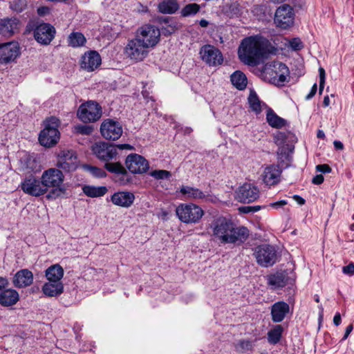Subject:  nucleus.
<instances>
[{
  "label": "nucleus",
  "instance_id": "obj_1",
  "mask_svg": "<svg viewBox=\"0 0 354 354\" xmlns=\"http://www.w3.org/2000/svg\"><path fill=\"white\" fill-rule=\"evenodd\" d=\"M275 48L267 39L262 37H249L241 41L238 55L240 60L248 66H256L261 59L270 54H276Z\"/></svg>",
  "mask_w": 354,
  "mask_h": 354
},
{
  "label": "nucleus",
  "instance_id": "obj_2",
  "mask_svg": "<svg viewBox=\"0 0 354 354\" xmlns=\"http://www.w3.org/2000/svg\"><path fill=\"white\" fill-rule=\"evenodd\" d=\"M209 227L212 230V236L223 244L239 245L250 236V231L246 227L237 226L223 216L214 219Z\"/></svg>",
  "mask_w": 354,
  "mask_h": 354
},
{
  "label": "nucleus",
  "instance_id": "obj_3",
  "mask_svg": "<svg viewBox=\"0 0 354 354\" xmlns=\"http://www.w3.org/2000/svg\"><path fill=\"white\" fill-rule=\"evenodd\" d=\"M64 175L60 169L50 168L43 171L41 179L48 198H56L65 196L67 187L64 183Z\"/></svg>",
  "mask_w": 354,
  "mask_h": 354
},
{
  "label": "nucleus",
  "instance_id": "obj_4",
  "mask_svg": "<svg viewBox=\"0 0 354 354\" xmlns=\"http://www.w3.org/2000/svg\"><path fill=\"white\" fill-rule=\"evenodd\" d=\"M289 74V69L286 65L279 62L267 64L263 71L264 77L270 83L279 86L284 84Z\"/></svg>",
  "mask_w": 354,
  "mask_h": 354
},
{
  "label": "nucleus",
  "instance_id": "obj_5",
  "mask_svg": "<svg viewBox=\"0 0 354 354\" xmlns=\"http://www.w3.org/2000/svg\"><path fill=\"white\" fill-rule=\"evenodd\" d=\"M133 147L129 144L112 145L105 142L96 143L93 147V153L102 161L109 162L115 159L118 155V149L131 150Z\"/></svg>",
  "mask_w": 354,
  "mask_h": 354
},
{
  "label": "nucleus",
  "instance_id": "obj_6",
  "mask_svg": "<svg viewBox=\"0 0 354 354\" xmlns=\"http://www.w3.org/2000/svg\"><path fill=\"white\" fill-rule=\"evenodd\" d=\"M59 120L55 117L50 118L45 122L44 129L39 136V143L46 147L55 145L59 140L58 131Z\"/></svg>",
  "mask_w": 354,
  "mask_h": 354
},
{
  "label": "nucleus",
  "instance_id": "obj_7",
  "mask_svg": "<svg viewBox=\"0 0 354 354\" xmlns=\"http://www.w3.org/2000/svg\"><path fill=\"white\" fill-rule=\"evenodd\" d=\"M179 220L187 224L197 223L204 215L201 207L194 203H182L176 209Z\"/></svg>",
  "mask_w": 354,
  "mask_h": 354
},
{
  "label": "nucleus",
  "instance_id": "obj_8",
  "mask_svg": "<svg viewBox=\"0 0 354 354\" xmlns=\"http://www.w3.org/2000/svg\"><path fill=\"white\" fill-rule=\"evenodd\" d=\"M253 255L257 263L265 268L274 265L277 260V250L274 247L269 244H261L254 249Z\"/></svg>",
  "mask_w": 354,
  "mask_h": 354
},
{
  "label": "nucleus",
  "instance_id": "obj_9",
  "mask_svg": "<svg viewBox=\"0 0 354 354\" xmlns=\"http://www.w3.org/2000/svg\"><path fill=\"white\" fill-rule=\"evenodd\" d=\"M102 115L101 106L95 101H87L82 104L77 111L78 118L83 122H94Z\"/></svg>",
  "mask_w": 354,
  "mask_h": 354
},
{
  "label": "nucleus",
  "instance_id": "obj_10",
  "mask_svg": "<svg viewBox=\"0 0 354 354\" xmlns=\"http://www.w3.org/2000/svg\"><path fill=\"white\" fill-rule=\"evenodd\" d=\"M57 169L65 172H72L77 169L79 161L76 153L73 150H61L57 157Z\"/></svg>",
  "mask_w": 354,
  "mask_h": 354
},
{
  "label": "nucleus",
  "instance_id": "obj_11",
  "mask_svg": "<svg viewBox=\"0 0 354 354\" xmlns=\"http://www.w3.org/2000/svg\"><path fill=\"white\" fill-rule=\"evenodd\" d=\"M149 49L142 41L135 37L128 41L124 48V53L131 60L140 62L147 56Z\"/></svg>",
  "mask_w": 354,
  "mask_h": 354
},
{
  "label": "nucleus",
  "instance_id": "obj_12",
  "mask_svg": "<svg viewBox=\"0 0 354 354\" xmlns=\"http://www.w3.org/2000/svg\"><path fill=\"white\" fill-rule=\"evenodd\" d=\"M160 32L158 28L152 25H145L137 30L136 37L142 41L148 48L155 46L160 39Z\"/></svg>",
  "mask_w": 354,
  "mask_h": 354
},
{
  "label": "nucleus",
  "instance_id": "obj_13",
  "mask_svg": "<svg viewBox=\"0 0 354 354\" xmlns=\"http://www.w3.org/2000/svg\"><path fill=\"white\" fill-rule=\"evenodd\" d=\"M294 16L292 8L288 4H283L276 10L274 21L277 26L286 29L293 24Z\"/></svg>",
  "mask_w": 354,
  "mask_h": 354
},
{
  "label": "nucleus",
  "instance_id": "obj_14",
  "mask_svg": "<svg viewBox=\"0 0 354 354\" xmlns=\"http://www.w3.org/2000/svg\"><path fill=\"white\" fill-rule=\"evenodd\" d=\"M19 187L25 194L32 196L39 197L46 194L41 179L39 180L33 175L26 176Z\"/></svg>",
  "mask_w": 354,
  "mask_h": 354
},
{
  "label": "nucleus",
  "instance_id": "obj_15",
  "mask_svg": "<svg viewBox=\"0 0 354 354\" xmlns=\"http://www.w3.org/2000/svg\"><path fill=\"white\" fill-rule=\"evenodd\" d=\"M122 132L120 123L112 119L104 120L100 125V133L106 140H117L121 137Z\"/></svg>",
  "mask_w": 354,
  "mask_h": 354
},
{
  "label": "nucleus",
  "instance_id": "obj_16",
  "mask_svg": "<svg viewBox=\"0 0 354 354\" xmlns=\"http://www.w3.org/2000/svg\"><path fill=\"white\" fill-rule=\"evenodd\" d=\"M202 60L209 66H216L223 63V57L221 52L212 45H205L200 50Z\"/></svg>",
  "mask_w": 354,
  "mask_h": 354
},
{
  "label": "nucleus",
  "instance_id": "obj_17",
  "mask_svg": "<svg viewBox=\"0 0 354 354\" xmlns=\"http://www.w3.org/2000/svg\"><path fill=\"white\" fill-rule=\"evenodd\" d=\"M259 197V190L251 183H245L236 192V198L243 203H250L255 201Z\"/></svg>",
  "mask_w": 354,
  "mask_h": 354
},
{
  "label": "nucleus",
  "instance_id": "obj_18",
  "mask_svg": "<svg viewBox=\"0 0 354 354\" xmlns=\"http://www.w3.org/2000/svg\"><path fill=\"white\" fill-rule=\"evenodd\" d=\"M20 54L18 43L11 41L0 44V64L14 62Z\"/></svg>",
  "mask_w": 354,
  "mask_h": 354
},
{
  "label": "nucleus",
  "instance_id": "obj_19",
  "mask_svg": "<svg viewBox=\"0 0 354 354\" xmlns=\"http://www.w3.org/2000/svg\"><path fill=\"white\" fill-rule=\"evenodd\" d=\"M128 169L133 174H142L149 168L148 161L142 156L137 153L129 155L125 161Z\"/></svg>",
  "mask_w": 354,
  "mask_h": 354
},
{
  "label": "nucleus",
  "instance_id": "obj_20",
  "mask_svg": "<svg viewBox=\"0 0 354 354\" xmlns=\"http://www.w3.org/2000/svg\"><path fill=\"white\" fill-rule=\"evenodd\" d=\"M55 28L49 24L43 23L38 25L34 30V37L37 42L48 45L54 39Z\"/></svg>",
  "mask_w": 354,
  "mask_h": 354
},
{
  "label": "nucleus",
  "instance_id": "obj_21",
  "mask_svg": "<svg viewBox=\"0 0 354 354\" xmlns=\"http://www.w3.org/2000/svg\"><path fill=\"white\" fill-rule=\"evenodd\" d=\"M101 57L95 50H90L82 55L80 61V66L82 69L91 72L95 70L101 64Z\"/></svg>",
  "mask_w": 354,
  "mask_h": 354
},
{
  "label": "nucleus",
  "instance_id": "obj_22",
  "mask_svg": "<svg viewBox=\"0 0 354 354\" xmlns=\"http://www.w3.org/2000/svg\"><path fill=\"white\" fill-rule=\"evenodd\" d=\"M19 29V21L16 18H5L0 19V35L10 37Z\"/></svg>",
  "mask_w": 354,
  "mask_h": 354
},
{
  "label": "nucleus",
  "instance_id": "obj_23",
  "mask_svg": "<svg viewBox=\"0 0 354 354\" xmlns=\"http://www.w3.org/2000/svg\"><path fill=\"white\" fill-rule=\"evenodd\" d=\"M281 170L278 165H270L267 166L262 174L263 180L268 186L277 184L280 180Z\"/></svg>",
  "mask_w": 354,
  "mask_h": 354
},
{
  "label": "nucleus",
  "instance_id": "obj_24",
  "mask_svg": "<svg viewBox=\"0 0 354 354\" xmlns=\"http://www.w3.org/2000/svg\"><path fill=\"white\" fill-rule=\"evenodd\" d=\"M33 281V274L28 269H22L16 272L13 277V285L18 288L30 286Z\"/></svg>",
  "mask_w": 354,
  "mask_h": 354
},
{
  "label": "nucleus",
  "instance_id": "obj_25",
  "mask_svg": "<svg viewBox=\"0 0 354 354\" xmlns=\"http://www.w3.org/2000/svg\"><path fill=\"white\" fill-rule=\"evenodd\" d=\"M135 200V196L130 192H118L114 193L111 197V202L122 207L128 208L131 206Z\"/></svg>",
  "mask_w": 354,
  "mask_h": 354
},
{
  "label": "nucleus",
  "instance_id": "obj_26",
  "mask_svg": "<svg viewBox=\"0 0 354 354\" xmlns=\"http://www.w3.org/2000/svg\"><path fill=\"white\" fill-rule=\"evenodd\" d=\"M289 310V305L284 301H278L274 304L271 308L272 321L276 323L282 322Z\"/></svg>",
  "mask_w": 354,
  "mask_h": 354
},
{
  "label": "nucleus",
  "instance_id": "obj_27",
  "mask_svg": "<svg viewBox=\"0 0 354 354\" xmlns=\"http://www.w3.org/2000/svg\"><path fill=\"white\" fill-rule=\"evenodd\" d=\"M104 167L109 172L121 176L118 180L121 185H126L129 181L127 171L120 162H109V161L105 163Z\"/></svg>",
  "mask_w": 354,
  "mask_h": 354
},
{
  "label": "nucleus",
  "instance_id": "obj_28",
  "mask_svg": "<svg viewBox=\"0 0 354 354\" xmlns=\"http://www.w3.org/2000/svg\"><path fill=\"white\" fill-rule=\"evenodd\" d=\"M266 279L268 285L274 290L284 287L288 281V277L283 272H276L268 275Z\"/></svg>",
  "mask_w": 354,
  "mask_h": 354
},
{
  "label": "nucleus",
  "instance_id": "obj_29",
  "mask_svg": "<svg viewBox=\"0 0 354 354\" xmlns=\"http://www.w3.org/2000/svg\"><path fill=\"white\" fill-rule=\"evenodd\" d=\"M19 299L17 291L14 289H6L0 293V304L8 307L15 305Z\"/></svg>",
  "mask_w": 354,
  "mask_h": 354
},
{
  "label": "nucleus",
  "instance_id": "obj_30",
  "mask_svg": "<svg viewBox=\"0 0 354 354\" xmlns=\"http://www.w3.org/2000/svg\"><path fill=\"white\" fill-rule=\"evenodd\" d=\"M42 292L47 297H57L64 291L62 282L48 281L42 286Z\"/></svg>",
  "mask_w": 354,
  "mask_h": 354
},
{
  "label": "nucleus",
  "instance_id": "obj_31",
  "mask_svg": "<svg viewBox=\"0 0 354 354\" xmlns=\"http://www.w3.org/2000/svg\"><path fill=\"white\" fill-rule=\"evenodd\" d=\"M180 192L189 200H203L207 196L201 189L189 186H182Z\"/></svg>",
  "mask_w": 354,
  "mask_h": 354
},
{
  "label": "nucleus",
  "instance_id": "obj_32",
  "mask_svg": "<svg viewBox=\"0 0 354 354\" xmlns=\"http://www.w3.org/2000/svg\"><path fill=\"white\" fill-rule=\"evenodd\" d=\"M266 121L270 127L276 129H281L286 124V120L277 115L270 107L266 110Z\"/></svg>",
  "mask_w": 354,
  "mask_h": 354
},
{
  "label": "nucleus",
  "instance_id": "obj_33",
  "mask_svg": "<svg viewBox=\"0 0 354 354\" xmlns=\"http://www.w3.org/2000/svg\"><path fill=\"white\" fill-rule=\"evenodd\" d=\"M45 275L48 281L62 282L64 276V270L59 264L50 266L46 269Z\"/></svg>",
  "mask_w": 354,
  "mask_h": 354
},
{
  "label": "nucleus",
  "instance_id": "obj_34",
  "mask_svg": "<svg viewBox=\"0 0 354 354\" xmlns=\"http://www.w3.org/2000/svg\"><path fill=\"white\" fill-rule=\"evenodd\" d=\"M248 103L250 104V109L257 114H259L263 109L267 110V108L269 107L266 105V103L260 101L257 93L253 91H251L248 97Z\"/></svg>",
  "mask_w": 354,
  "mask_h": 354
},
{
  "label": "nucleus",
  "instance_id": "obj_35",
  "mask_svg": "<svg viewBox=\"0 0 354 354\" xmlns=\"http://www.w3.org/2000/svg\"><path fill=\"white\" fill-rule=\"evenodd\" d=\"M230 80L232 84L240 91L246 88L248 83L247 77L243 73L239 71H236L231 75Z\"/></svg>",
  "mask_w": 354,
  "mask_h": 354
},
{
  "label": "nucleus",
  "instance_id": "obj_36",
  "mask_svg": "<svg viewBox=\"0 0 354 354\" xmlns=\"http://www.w3.org/2000/svg\"><path fill=\"white\" fill-rule=\"evenodd\" d=\"M82 191L85 195L91 198L100 197L104 196L108 191L105 186L95 187L92 185H84Z\"/></svg>",
  "mask_w": 354,
  "mask_h": 354
},
{
  "label": "nucleus",
  "instance_id": "obj_37",
  "mask_svg": "<svg viewBox=\"0 0 354 354\" xmlns=\"http://www.w3.org/2000/svg\"><path fill=\"white\" fill-rule=\"evenodd\" d=\"M160 12L163 14H173L179 8V5L175 0H164L158 6Z\"/></svg>",
  "mask_w": 354,
  "mask_h": 354
},
{
  "label": "nucleus",
  "instance_id": "obj_38",
  "mask_svg": "<svg viewBox=\"0 0 354 354\" xmlns=\"http://www.w3.org/2000/svg\"><path fill=\"white\" fill-rule=\"evenodd\" d=\"M283 328L281 325H276L273 328L268 332V342L270 344L275 345L279 342Z\"/></svg>",
  "mask_w": 354,
  "mask_h": 354
},
{
  "label": "nucleus",
  "instance_id": "obj_39",
  "mask_svg": "<svg viewBox=\"0 0 354 354\" xmlns=\"http://www.w3.org/2000/svg\"><path fill=\"white\" fill-rule=\"evenodd\" d=\"M86 38L81 32H73L71 33L68 38V45L73 47H80L86 43Z\"/></svg>",
  "mask_w": 354,
  "mask_h": 354
},
{
  "label": "nucleus",
  "instance_id": "obj_40",
  "mask_svg": "<svg viewBox=\"0 0 354 354\" xmlns=\"http://www.w3.org/2000/svg\"><path fill=\"white\" fill-rule=\"evenodd\" d=\"M255 341L256 340L252 341L245 339H240L235 344V348L237 351L242 353L252 351L254 348Z\"/></svg>",
  "mask_w": 354,
  "mask_h": 354
},
{
  "label": "nucleus",
  "instance_id": "obj_41",
  "mask_svg": "<svg viewBox=\"0 0 354 354\" xmlns=\"http://www.w3.org/2000/svg\"><path fill=\"white\" fill-rule=\"evenodd\" d=\"M200 9V5L196 3H189L182 8L180 14L185 17L194 16L199 12Z\"/></svg>",
  "mask_w": 354,
  "mask_h": 354
},
{
  "label": "nucleus",
  "instance_id": "obj_42",
  "mask_svg": "<svg viewBox=\"0 0 354 354\" xmlns=\"http://www.w3.org/2000/svg\"><path fill=\"white\" fill-rule=\"evenodd\" d=\"M84 168L96 178H104L106 176V173L101 168L88 165H84Z\"/></svg>",
  "mask_w": 354,
  "mask_h": 354
},
{
  "label": "nucleus",
  "instance_id": "obj_43",
  "mask_svg": "<svg viewBox=\"0 0 354 354\" xmlns=\"http://www.w3.org/2000/svg\"><path fill=\"white\" fill-rule=\"evenodd\" d=\"M151 176L156 179H167L171 173L167 170H154L151 172Z\"/></svg>",
  "mask_w": 354,
  "mask_h": 354
},
{
  "label": "nucleus",
  "instance_id": "obj_44",
  "mask_svg": "<svg viewBox=\"0 0 354 354\" xmlns=\"http://www.w3.org/2000/svg\"><path fill=\"white\" fill-rule=\"evenodd\" d=\"M77 133L82 135H90L93 132V127L86 124H79L75 127Z\"/></svg>",
  "mask_w": 354,
  "mask_h": 354
},
{
  "label": "nucleus",
  "instance_id": "obj_45",
  "mask_svg": "<svg viewBox=\"0 0 354 354\" xmlns=\"http://www.w3.org/2000/svg\"><path fill=\"white\" fill-rule=\"evenodd\" d=\"M289 46L294 50H301L304 45L299 38H293L288 41Z\"/></svg>",
  "mask_w": 354,
  "mask_h": 354
},
{
  "label": "nucleus",
  "instance_id": "obj_46",
  "mask_svg": "<svg viewBox=\"0 0 354 354\" xmlns=\"http://www.w3.org/2000/svg\"><path fill=\"white\" fill-rule=\"evenodd\" d=\"M319 93L321 95L324 88L325 84V79H326V73L325 71L323 68L320 67L319 68Z\"/></svg>",
  "mask_w": 354,
  "mask_h": 354
},
{
  "label": "nucleus",
  "instance_id": "obj_47",
  "mask_svg": "<svg viewBox=\"0 0 354 354\" xmlns=\"http://www.w3.org/2000/svg\"><path fill=\"white\" fill-rule=\"evenodd\" d=\"M266 7L264 5H255L252 8V12L259 17L265 15Z\"/></svg>",
  "mask_w": 354,
  "mask_h": 354
},
{
  "label": "nucleus",
  "instance_id": "obj_48",
  "mask_svg": "<svg viewBox=\"0 0 354 354\" xmlns=\"http://www.w3.org/2000/svg\"><path fill=\"white\" fill-rule=\"evenodd\" d=\"M26 6V3L22 0H18L17 1H14L12 3L11 8L16 12H21L24 9Z\"/></svg>",
  "mask_w": 354,
  "mask_h": 354
},
{
  "label": "nucleus",
  "instance_id": "obj_49",
  "mask_svg": "<svg viewBox=\"0 0 354 354\" xmlns=\"http://www.w3.org/2000/svg\"><path fill=\"white\" fill-rule=\"evenodd\" d=\"M275 138V142L279 145H283L286 140V136L285 133L283 132H279L276 134L274 136Z\"/></svg>",
  "mask_w": 354,
  "mask_h": 354
},
{
  "label": "nucleus",
  "instance_id": "obj_50",
  "mask_svg": "<svg viewBox=\"0 0 354 354\" xmlns=\"http://www.w3.org/2000/svg\"><path fill=\"white\" fill-rule=\"evenodd\" d=\"M342 272L348 275H354V263H351L348 266H344Z\"/></svg>",
  "mask_w": 354,
  "mask_h": 354
},
{
  "label": "nucleus",
  "instance_id": "obj_51",
  "mask_svg": "<svg viewBox=\"0 0 354 354\" xmlns=\"http://www.w3.org/2000/svg\"><path fill=\"white\" fill-rule=\"evenodd\" d=\"M316 170L322 173H330L331 168L326 164L318 165L316 166Z\"/></svg>",
  "mask_w": 354,
  "mask_h": 354
},
{
  "label": "nucleus",
  "instance_id": "obj_52",
  "mask_svg": "<svg viewBox=\"0 0 354 354\" xmlns=\"http://www.w3.org/2000/svg\"><path fill=\"white\" fill-rule=\"evenodd\" d=\"M286 204H287V201L285 200H282V201H277L275 203H272L270 204V206L273 208H275V209H279L280 207H283Z\"/></svg>",
  "mask_w": 354,
  "mask_h": 354
},
{
  "label": "nucleus",
  "instance_id": "obj_53",
  "mask_svg": "<svg viewBox=\"0 0 354 354\" xmlns=\"http://www.w3.org/2000/svg\"><path fill=\"white\" fill-rule=\"evenodd\" d=\"M324 182V176L322 174L316 175L312 180L315 185H320Z\"/></svg>",
  "mask_w": 354,
  "mask_h": 354
},
{
  "label": "nucleus",
  "instance_id": "obj_54",
  "mask_svg": "<svg viewBox=\"0 0 354 354\" xmlns=\"http://www.w3.org/2000/svg\"><path fill=\"white\" fill-rule=\"evenodd\" d=\"M9 284L8 280L6 277H0V291L3 290Z\"/></svg>",
  "mask_w": 354,
  "mask_h": 354
},
{
  "label": "nucleus",
  "instance_id": "obj_55",
  "mask_svg": "<svg viewBox=\"0 0 354 354\" xmlns=\"http://www.w3.org/2000/svg\"><path fill=\"white\" fill-rule=\"evenodd\" d=\"M317 90V84H314V85L311 88L310 92L309 93V94H308L306 95V100H308L311 99L315 95Z\"/></svg>",
  "mask_w": 354,
  "mask_h": 354
},
{
  "label": "nucleus",
  "instance_id": "obj_56",
  "mask_svg": "<svg viewBox=\"0 0 354 354\" xmlns=\"http://www.w3.org/2000/svg\"><path fill=\"white\" fill-rule=\"evenodd\" d=\"M353 325L352 324H349L346 328V330H345V333H344V335L342 338V340H345L348 336L349 335V334L351 333L352 330H353Z\"/></svg>",
  "mask_w": 354,
  "mask_h": 354
},
{
  "label": "nucleus",
  "instance_id": "obj_57",
  "mask_svg": "<svg viewBox=\"0 0 354 354\" xmlns=\"http://www.w3.org/2000/svg\"><path fill=\"white\" fill-rule=\"evenodd\" d=\"M292 198L299 205H303L305 204V200L302 197L298 195H294Z\"/></svg>",
  "mask_w": 354,
  "mask_h": 354
},
{
  "label": "nucleus",
  "instance_id": "obj_58",
  "mask_svg": "<svg viewBox=\"0 0 354 354\" xmlns=\"http://www.w3.org/2000/svg\"><path fill=\"white\" fill-rule=\"evenodd\" d=\"M333 323L335 326H339L341 323V315L339 313H337L333 318Z\"/></svg>",
  "mask_w": 354,
  "mask_h": 354
},
{
  "label": "nucleus",
  "instance_id": "obj_59",
  "mask_svg": "<svg viewBox=\"0 0 354 354\" xmlns=\"http://www.w3.org/2000/svg\"><path fill=\"white\" fill-rule=\"evenodd\" d=\"M239 209L241 212L245 213V214L252 212V207H250V206L241 207H239Z\"/></svg>",
  "mask_w": 354,
  "mask_h": 354
},
{
  "label": "nucleus",
  "instance_id": "obj_60",
  "mask_svg": "<svg viewBox=\"0 0 354 354\" xmlns=\"http://www.w3.org/2000/svg\"><path fill=\"white\" fill-rule=\"evenodd\" d=\"M333 145L336 149L342 150L344 149V145L340 141L335 140Z\"/></svg>",
  "mask_w": 354,
  "mask_h": 354
},
{
  "label": "nucleus",
  "instance_id": "obj_61",
  "mask_svg": "<svg viewBox=\"0 0 354 354\" xmlns=\"http://www.w3.org/2000/svg\"><path fill=\"white\" fill-rule=\"evenodd\" d=\"M199 24L201 27L203 28H206L209 25V22L206 20V19H201L199 21Z\"/></svg>",
  "mask_w": 354,
  "mask_h": 354
},
{
  "label": "nucleus",
  "instance_id": "obj_62",
  "mask_svg": "<svg viewBox=\"0 0 354 354\" xmlns=\"http://www.w3.org/2000/svg\"><path fill=\"white\" fill-rule=\"evenodd\" d=\"M323 104L324 106H328L330 104V99L328 95L325 96L323 101Z\"/></svg>",
  "mask_w": 354,
  "mask_h": 354
},
{
  "label": "nucleus",
  "instance_id": "obj_63",
  "mask_svg": "<svg viewBox=\"0 0 354 354\" xmlns=\"http://www.w3.org/2000/svg\"><path fill=\"white\" fill-rule=\"evenodd\" d=\"M317 136L319 138H325L324 132L323 131H322V130H319L317 131Z\"/></svg>",
  "mask_w": 354,
  "mask_h": 354
},
{
  "label": "nucleus",
  "instance_id": "obj_64",
  "mask_svg": "<svg viewBox=\"0 0 354 354\" xmlns=\"http://www.w3.org/2000/svg\"><path fill=\"white\" fill-rule=\"evenodd\" d=\"M251 207H252V212H256L259 211L261 209V207L259 206V205L251 206Z\"/></svg>",
  "mask_w": 354,
  "mask_h": 354
}]
</instances>
